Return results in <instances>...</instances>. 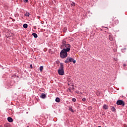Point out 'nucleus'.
<instances>
[{"label":"nucleus","mask_w":127,"mask_h":127,"mask_svg":"<svg viewBox=\"0 0 127 127\" xmlns=\"http://www.w3.org/2000/svg\"><path fill=\"white\" fill-rule=\"evenodd\" d=\"M58 73L59 75H64V65L62 63L60 64V67L58 69Z\"/></svg>","instance_id":"1"},{"label":"nucleus","mask_w":127,"mask_h":127,"mask_svg":"<svg viewBox=\"0 0 127 127\" xmlns=\"http://www.w3.org/2000/svg\"><path fill=\"white\" fill-rule=\"evenodd\" d=\"M67 52H68V51L63 49L61 53H60V56L63 59V58H66L67 56H68V53Z\"/></svg>","instance_id":"2"},{"label":"nucleus","mask_w":127,"mask_h":127,"mask_svg":"<svg viewBox=\"0 0 127 127\" xmlns=\"http://www.w3.org/2000/svg\"><path fill=\"white\" fill-rule=\"evenodd\" d=\"M63 49L69 52V51L71 50V45H70L69 44H66V45L64 46V48Z\"/></svg>","instance_id":"3"},{"label":"nucleus","mask_w":127,"mask_h":127,"mask_svg":"<svg viewBox=\"0 0 127 127\" xmlns=\"http://www.w3.org/2000/svg\"><path fill=\"white\" fill-rule=\"evenodd\" d=\"M117 105H120L125 107V102L122 100H119L117 101Z\"/></svg>","instance_id":"4"},{"label":"nucleus","mask_w":127,"mask_h":127,"mask_svg":"<svg viewBox=\"0 0 127 127\" xmlns=\"http://www.w3.org/2000/svg\"><path fill=\"white\" fill-rule=\"evenodd\" d=\"M62 46H61V48L62 49H63V48H65V45H66V41L65 40H63L62 43Z\"/></svg>","instance_id":"5"},{"label":"nucleus","mask_w":127,"mask_h":127,"mask_svg":"<svg viewBox=\"0 0 127 127\" xmlns=\"http://www.w3.org/2000/svg\"><path fill=\"white\" fill-rule=\"evenodd\" d=\"M7 121L9 123H12V122H13V119H12L11 117H8Z\"/></svg>","instance_id":"6"},{"label":"nucleus","mask_w":127,"mask_h":127,"mask_svg":"<svg viewBox=\"0 0 127 127\" xmlns=\"http://www.w3.org/2000/svg\"><path fill=\"white\" fill-rule=\"evenodd\" d=\"M109 38L110 41H113V40H114V37H113L112 35H109Z\"/></svg>","instance_id":"7"},{"label":"nucleus","mask_w":127,"mask_h":127,"mask_svg":"<svg viewBox=\"0 0 127 127\" xmlns=\"http://www.w3.org/2000/svg\"><path fill=\"white\" fill-rule=\"evenodd\" d=\"M41 98H42V99H45V98H46V94L42 93L41 95Z\"/></svg>","instance_id":"8"},{"label":"nucleus","mask_w":127,"mask_h":127,"mask_svg":"<svg viewBox=\"0 0 127 127\" xmlns=\"http://www.w3.org/2000/svg\"><path fill=\"white\" fill-rule=\"evenodd\" d=\"M64 63H66V64H68V63H70V62L69 61V57L67 58V59L64 61Z\"/></svg>","instance_id":"9"},{"label":"nucleus","mask_w":127,"mask_h":127,"mask_svg":"<svg viewBox=\"0 0 127 127\" xmlns=\"http://www.w3.org/2000/svg\"><path fill=\"white\" fill-rule=\"evenodd\" d=\"M109 108V106L106 104H104L103 105V108L104 109V110H107V109H108Z\"/></svg>","instance_id":"10"},{"label":"nucleus","mask_w":127,"mask_h":127,"mask_svg":"<svg viewBox=\"0 0 127 127\" xmlns=\"http://www.w3.org/2000/svg\"><path fill=\"white\" fill-rule=\"evenodd\" d=\"M114 20H115V18L112 17L110 19L109 21H110V23H112L114 22Z\"/></svg>","instance_id":"11"},{"label":"nucleus","mask_w":127,"mask_h":127,"mask_svg":"<svg viewBox=\"0 0 127 127\" xmlns=\"http://www.w3.org/2000/svg\"><path fill=\"white\" fill-rule=\"evenodd\" d=\"M32 35H33V36H34V37L35 38H37V37H38L36 33H32Z\"/></svg>","instance_id":"12"},{"label":"nucleus","mask_w":127,"mask_h":127,"mask_svg":"<svg viewBox=\"0 0 127 127\" xmlns=\"http://www.w3.org/2000/svg\"><path fill=\"white\" fill-rule=\"evenodd\" d=\"M28 25H27V24H24L23 25V27L24 28H27Z\"/></svg>","instance_id":"13"},{"label":"nucleus","mask_w":127,"mask_h":127,"mask_svg":"<svg viewBox=\"0 0 127 127\" xmlns=\"http://www.w3.org/2000/svg\"><path fill=\"white\" fill-rule=\"evenodd\" d=\"M56 102H57V103H59L60 102V99L58 97H57L56 99Z\"/></svg>","instance_id":"14"},{"label":"nucleus","mask_w":127,"mask_h":127,"mask_svg":"<svg viewBox=\"0 0 127 127\" xmlns=\"http://www.w3.org/2000/svg\"><path fill=\"white\" fill-rule=\"evenodd\" d=\"M29 15H30V14L29 12H26V13L25 14V16H28V17Z\"/></svg>","instance_id":"15"},{"label":"nucleus","mask_w":127,"mask_h":127,"mask_svg":"<svg viewBox=\"0 0 127 127\" xmlns=\"http://www.w3.org/2000/svg\"><path fill=\"white\" fill-rule=\"evenodd\" d=\"M111 111H112V112H115V111H116V108H115V107H112L111 108Z\"/></svg>","instance_id":"16"},{"label":"nucleus","mask_w":127,"mask_h":127,"mask_svg":"<svg viewBox=\"0 0 127 127\" xmlns=\"http://www.w3.org/2000/svg\"><path fill=\"white\" fill-rule=\"evenodd\" d=\"M68 58H69V63H70V62H72L73 60L74 59H73V58H70V57H68Z\"/></svg>","instance_id":"17"},{"label":"nucleus","mask_w":127,"mask_h":127,"mask_svg":"<svg viewBox=\"0 0 127 127\" xmlns=\"http://www.w3.org/2000/svg\"><path fill=\"white\" fill-rule=\"evenodd\" d=\"M43 70V66H41L40 67V71H41V72H42V70Z\"/></svg>","instance_id":"18"},{"label":"nucleus","mask_w":127,"mask_h":127,"mask_svg":"<svg viewBox=\"0 0 127 127\" xmlns=\"http://www.w3.org/2000/svg\"><path fill=\"white\" fill-rule=\"evenodd\" d=\"M69 111H70V112H72L73 113V109H72V107H69Z\"/></svg>","instance_id":"19"},{"label":"nucleus","mask_w":127,"mask_h":127,"mask_svg":"<svg viewBox=\"0 0 127 127\" xmlns=\"http://www.w3.org/2000/svg\"><path fill=\"white\" fill-rule=\"evenodd\" d=\"M70 89H71V90H72L73 91L75 90V88H74V86H73V85H72L71 87H70Z\"/></svg>","instance_id":"20"},{"label":"nucleus","mask_w":127,"mask_h":127,"mask_svg":"<svg viewBox=\"0 0 127 127\" xmlns=\"http://www.w3.org/2000/svg\"><path fill=\"white\" fill-rule=\"evenodd\" d=\"M114 22H115V23H119V20L118 19H116L114 21Z\"/></svg>","instance_id":"21"},{"label":"nucleus","mask_w":127,"mask_h":127,"mask_svg":"<svg viewBox=\"0 0 127 127\" xmlns=\"http://www.w3.org/2000/svg\"><path fill=\"white\" fill-rule=\"evenodd\" d=\"M4 127H10V126L8 124H6L4 125Z\"/></svg>","instance_id":"22"},{"label":"nucleus","mask_w":127,"mask_h":127,"mask_svg":"<svg viewBox=\"0 0 127 127\" xmlns=\"http://www.w3.org/2000/svg\"><path fill=\"white\" fill-rule=\"evenodd\" d=\"M72 102H76V98H73L72 99Z\"/></svg>","instance_id":"23"},{"label":"nucleus","mask_w":127,"mask_h":127,"mask_svg":"<svg viewBox=\"0 0 127 127\" xmlns=\"http://www.w3.org/2000/svg\"><path fill=\"white\" fill-rule=\"evenodd\" d=\"M71 5H72V6H75V2H72V3H71Z\"/></svg>","instance_id":"24"},{"label":"nucleus","mask_w":127,"mask_h":127,"mask_svg":"<svg viewBox=\"0 0 127 127\" xmlns=\"http://www.w3.org/2000/svg\"><path fill=\"white\" fill-rule=\"evenodd\" d=\"M82 101H83V102H86V98H83L82 99Z\"/></svg>","instance_id":"25"},{"label":"nucleus","mask_w":127,"mask_h":127,"mask_svg":"<svg viewBox=\"0 0 127 127\" xmlns=\"http://www.w3.org/2000/svg\"><path fill=\"white\" fill-rule=\"evenodd\" d=\"M72 62H73V64H75V63H76V60H74V59H73Z\"/></svg>","instance_id":"26"},{"label":"nucleus","mask_w":127,"mask_h":127,"mask_svg":"<svg viewBox=\"0 0 127 127\" xmlns=\"http://www.w3.org/2000/svg\"><path fill=\"white\" fill-rule=\"evenodd\" d=\"M24 2H27L28 0H24Z\"/></svg>","instance_id":"27"},{"label":"nucleus","mask_w":127,"mask_h":127,"mask_svg":"<svg viewBox=\"0 0 127 127\" xmlns=\"http://www.w3.org/2000/svg\"><path fill=\"white\" fill-rule=\"evenodd\" d=\"M30 68H33V67H32V64H30Z\"/></svg>","instance_id":"28"},{"label":"nucleus","mask_w":127,"mask_h":127,"mask_svg":"<svg viewBox=\"0 0 127 127\" xmlns=\"http://www.w3.org/2000/svg\"><path fill=\"white\" fill-rule=\"evenodd\" d=\"M69 92H71V89L69 90Z\"/></svg>","instance_id":"29"},{"label":"nucleus","mask_w":127,"mask_h":127,"mask_svg":"<svg viewBox=\"0 0 127 127\" xmlns=\"http://www.w3.org/2000/svg\"><path fill=\"white\" fill-rule=\"evenodd\" d=\"M98 127H101V126H98Z\"/></svg>","instance_id":"30"},{"label":"nucleus","mask_w":127,"mask_h":127,"mask_svg":"<svg viewBox=\"0 0 127 127\" xmlns=\"http://www.w3.org/2000/svg\"><path fill=\"white\" fill-rule=\"evenodd\" d=\"M124 49H125V50H126L127 49L125 48Z\"/></svg>","instance_id":"31"},{"label":"nucleus","mask_w":127,"mask_h":127,"mask_svg":"<svg viewBox=\"0 0 127 127\" xmlns=\"http://www.w3.org/2000/svg\"><path fill=\"white\" fill-rule=\"evenodd\" d=\"M1 127V125H0V127Z\"/></svg>","instance_id":"32"}]
</instances>
